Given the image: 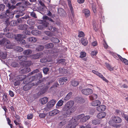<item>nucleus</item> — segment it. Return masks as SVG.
Wrapping results in <instances>:
<instances>
[{
    "instance_id": "33",
    "label": "nucleus",
    "mask_w": 128,
    "mask_h": 128,
    "mask_svg": "<svg viewBox=\"0 0 128 128\" xmlns=\"http://www.w3.org/2000/svg\"><path fill=\"white\" fill-rule=\"evenodd\" d=\"M14 50L19 52H21L23 50V49L22 48L18 46L14 47Z\"/></svg>"
},
{
    "instance_id": "58",
    "label": "nucleus",
    "mask_w": 128,
    "mask_h": 128,
    "mask_svg": "<svg viewBox=\"0 0 128 128\" xmlns=\"http://www.w3.org/2000/svg\"><path fill=\"white\" fill-rule=\"evenodd\" d=\"M16 21L17 22V24H18V23L22 22L24 21V20L23 19H22V18H20L18 19Z\"/></svg>"
},
{
    "instance_id": "59",
    "label": "nucleus",
    "mask_w": 128,
    "mask_h": 128,
    "mask_svg": "<svg viewBox=\"0 0 128 128\" xmlns=\"http://www.w3.org/2000/svg\"><path fill=\"white\" fill-rule=\"evenodd\" d=\"M5 8V6L3 4H0V10H3Z\"/></svg>"
},
{
    "instance_id": "17",
    "label": "nucleus",
    "mask_w": 128,
    "mask_h": 128,
    "mask_svg": "<svg viewBox=\"0 0 128 128\" xmlns=\"http://www.w3.org/2000/svg\"><path fill=\"white\" fill-rule=\"evenodd\" d=\"M83 13L84 14L86 17H88L90 15V12L87 9H84L82 10Z\"/></svg>"
},
{
    "instance_id": "46",
    "label": "nucleus",
    "mask_w": 128,
    "mask_h": 128,
    "mask_svg": "<svg viewBox=\"0 0 128 128\" xmlns=\"http://www.w3.org/2000/svg\"><path fill=\"white\" fill-rule=\"evenodd\" d=\"M44 48V46L41 45L39 46L38 48H36V50L38 51H40L42 50Z\"/></svg>"
},
{
    "instance_id": "21",
    "label": "nucleus",
    "mask_w": 128,
    "mask_h": 128,
    "mask_svg": "<svg viewBox=\"0 0 128 128\" xmlns=\"http://www.w3.org/2000/svg\"><path fill=\"white\" fill-rule=\"evenodd\" d=\"M72 93L70 92L66 96L64 99V100H68L70 99L72 97Z\"/></svg>"
},
{
    "instance_id": "11",
    "label": "nucleus",
    "mask_w": 128,
    "mask_h": 128,
    "mask_svg": "<svg viewBox=\"0 0 128 128\" xmlns=\"http://www.w3.org/2000/svg\"><path fill=\"white\" fill-rule=\"evenodd\" d=\"M14 14H17L15 16L16 18H18L20 16H23L24 14V13L23 11H21L20 10H15L14 12Z\"/></svg>"
},
{
    "instance_id": "20",
    "label": "nucleus",
    "mask_w": 128,
    "mask_h": 128,
    "mask_svg": "<svg viewBox=\"0 0 128 128\" xmlns=\"http://www.w3.org/2000/svg\"><path fill=\"white\" fill-rule=\"evenodd\" d=\"M41 103L42 104H44L48 101V98L46 97H44L40 100Z\"/></svg>"
},
{
    "instance_id": "1",
    "label": "nucleus",
    "mask_w": 128,
    "mask_h": 128,
    "mask_svg": "<svg viewBox=\"0 0 128 128\" xmlns=\"http://www.w3.org/2000/svg\"><path fill=\"white\" fill-rule=\"evenodd\" d=\"M43 20H40L44 28L47 27L50 30L53 32L56 31V28L52 26H49L50 25L47 22L48 20H49L52 22V24H55V22L51 18H49L46 16H44L43 17Z\"/></svg>"
},
{
    "instance_id": "9",
    "label": "nucleus",
    "mask_w": 128,
    "mask_h": 128,
    "mask_svg": "<svg viewBox=\"0 0 128 128\" xmlns=\"http://www.w3.org/2000/svg\"><path fill=\"white\" fill-rule=\"evenodd\" d=\"M43 56V53L40 52L38 53L32 55L30 56L31 58L33 59H36L42 57Z\"/></svg>"
},
{
    "instance_id": "18",
    "label": "nucleus",
    "mask_w": 128,
    "mask_h": 128,
    "mask_svg": "<svg viewBox=\"0 0 128 128\" xmlns=\"http://www.w3.org/2000/svg\"><path fill=\"white\" fill-rule=\"evenodd\" d=\"M106 106L104 105H101L97 108V110L99 112L104 111L106 109Z\"/></svg>"
},
{
    "instance_id": "19",
    "label": "nucleus",
    "mask_w": 128,
    "mask_h": 128,
    "mask_svg": "<svg viewBox=\"0 0 128 128\" xmlns=\"http://www.w3.org/2000/svg\"><path fill=\"white\" fill-rule=\"evenodd\" d=\"M101 102L100 101L98 100H96L93 101L91 103V105L93 106H96L100 104Z\"/></svg>"
},
{
    "instance_id": "5",
    "label": "nucleus",
    "mask_w": 128,
    "mask_h": 128,
    "mask_svg": "<svg viewBox=\"0 0 128 128\" xmlns=\"http://www.w3.org/2000/svg\"><path fill=\"white\" fill-rule=\"evenodd\" d=\"M56 102V100H52L48 102L46 104V107L45 108V110L47 111L49 110L54 106Z\"/></svg>"
},
{
    "instance_id": "10",
    "label": "nucleus",
    "mask_w": 128,
    "mask_h": 128,
    "mask_svg": "<svg viewBox=\"0 0 128 128\" xmlns=\"http://www.w3.org/2000/svg\"><path fill=\"white\" fill-rule=\"evenodd\" d=\"M34 84L32 82H29L24 86L23 89L25 91H27L29 90L33 86H34Z\"/></svg>"
},
{
    "instance_id": "53",
    "label": "nucleus",
    "mask_w": 128,
    "mask_h": 128,
    "mask_svg": "<svg viewBox=\"0 0 128 128\" xmlns=\"http://www.w3.org/2000/svg\"><path fill=\"white\" fill-rule=\"evenodd\" d=\"M86 56V54L84 52H82L80 53V58H84Z\"/></svg>"
},
{
    "instance_id": "56",
    "label": "nucleus",
    "mask_w": 128,
    "mask_h": 128,
    "mask_svg": "<svg viewBox=\"0 0 128 128\" xmlns=\"http://www.w3.org/2000/svg\"><path fill=\"white\" fill-rule=\"evenodd\" d=\"M33 117V115L32 114H29L27 115V118L28 119H32Z\"/></svg>"
},
{
    "instance_id": "63",
    "label": "nucleus",
    "mask_w": 128,
    "mask_h": 128,
    "mask_svg": "<svg viewBox=\"0 0 128 128\" xmlns=\"http://www.w3.org/2000/svg\"><path fill=\"white\" fill-rule=\"evenodd\" d=\"M6 37L9 38H11L12 37L11 34L10 33L6 34Z\"/></svg>"
},
{
    "instance_id": "4",
    "label": "nucleus",
    "mask_w": 128,
    "mask_h": 128,
    "mask_svg": "<svg viewBox=\"0 0 128 128\" xmlns=\"http://www.w3.org/2000/svg\"><path fill=\"white\" fill-rule=\"evenodd\" d=\"M26 36L24 34H18L17 38L18 39V43L24 45L26 44V41L22 39L25 38Z\"/></svg>"
},
{
    "instance_id": "16",
    "label": "nucleus",
    "mask_w": 128,
    "mask_h": 128,
    "mask_svg": "<svg viewBox=\"0 0 128 128\" xmlns=\"http://www.w3.org/2000/svg\"><path fill=\"white\" fill-rule=\"evenodd\" d=\"M92 24L93 25L94 30L96 31H97L99 28L97 22L96 21H93L92 22Z\"/></svg>"
},
{
    "instance_id": "50",
    "label": "nucleus",
    "mask_w": 128,
    "mask_h": 128,
    "mask_svg": "<svg viewBox=\"0 0 128 128\" xmlns=\"http://www.w3.org/2000/svg\"><path fill=\"white\" fill-rule=\"evenodd\" d=\"M64 102L62 100H60L58 102H57V103L56 104V106H62L63 103Z\"/></svg>"
},
{
    "instance_id": "38",
    "label": "nucleus",
    "mask_w": 128,
    "mask_h": 128,
    "mask_svg": "<svg viewBox=\"0 0 128 128\" xmlns=\"http://www.w3.org/2000/svg\"><path fill=\"white\" fill-rule=\"evenodd\" d=\"M51 40L52 42L55 43H58L60 42L59 40L56 38H52Z\"/></svg>"
},
{
    "instance_id": "27",
    "label": "nucleus",
    "mask_w": 128,
    "mask_h": 128,
    "mask_svg": "<svg viewBox=\"0 0 128 128\" xmlns=\"http://www.w3.org/2000/svg\"><path fill=\"white\" fill-rule=\"evenodd\" d=\"M18 59L22 61L26 62L27 57L25 56H20L18 57Z\"/></svg>"
},
{
    "instance_id": "52",
    "label": "nucleus",
    "mask_w": 128,
    "mask_h": 128,
    "mask_svg": "<svg viewBox=\"0 0 128 128\" xmlns=\"http://www.w3.org/2000/svg\"><path fill=\"white\" fill-rule=\"evenodd\" d=\"M19 65L17 63L13 62L11 64V66L13 67H17Z\"/></svg>"
},
{
    "instance_id": "48",
    "label": "nucleus",
    "mask_w": 128,
    "mask_h": 128,
    "mask_svg": "<svg viewBox=\"0 0 128 128\" xmlns=\"http://www.w3.org/2000/svg\"><path fill=\"white\" fill-rule=\"evenodd\" d=\"M76 100H78V102L80 103H82L84 102V99L81 98L77 97L76 98Z\"/></svg>"
},
{
    "instance_id": "13",
    "label": "nucleus",
    "mask_w": 128,
    "mask_h": 128,
    "mask_svg": "<svg viewBox=\"0 0 128 128\" xmlns=\"http://www.w3.org/2000/svg\"><path fill=\"white\" fill-rule=\"evenodd\" d=\"M30 69L29 67L24 68L21 70L20 72L22 73H27L30 71Z\"/></svg>"
},
{
    "instance_id": "61",
    "label": "nucleus",
    "mask_w": 128,
    "mask_h": 128,
    "mask_svg": "<svg viewBox=\"0 0 128 128\" xmlns=\"http://www.w3.org/2000/svg\"><path fill=\"white\" fill-rule=\"evenodd\" d=\"M98 53V52L96 50L92 51L91 52V54L92 56H96Z\"/></svg>"
},
{
    "instance_id": "41",
    "label": "nucleus",
    "mask_w": 128,
    "mask_h": 128,
    "mask_svg": "<svg viewBox=\"0 0 128 128\" xmlns=\"http://www.w3.org/2000/svg\"><path fill=\"white\" fill-rule=\"evenodd\" d=\"M27 24L30 25H32L35 24L34 22L31 19H29L28 20L27 22Z\"/></svg>"
},
{
    "instance_id": "29",
    "label": "nucleus",
    "mask_w": 128,
    "mask_h": 128,
    "mask_svg": "<svg viewBox=\"0 0 128 128\" xmlns=\"http://www.w3.org/2000/svg\"><path fill=\"white\" fill-rule=\"evenodd\" d=\"M32 52V51L30 50H26L23 51V54L25 55H28L31 54Z\"/></svg>"
},
{
    "instance_id": "28",
    "label": "nucleus",
    "mask_w": 128,
    "mask_h": 128,
    "mask_svg": "<svg viewBox=\"0 0 128 128\" xmlns=\"http://www.w3.org/2000/svg\"><path fill=\"white\" fill-rule=\"evenodd\" d=\"M32 33L34 35H38L41 34V32L37 30H33L32 31Z\"/></svg>"
},
{
    "instance_id": "15",
    "label": "nucleus",
    "mask_w": 128,
    "mask_h": 128,
    "mask_svg": "<svg viewBox=\"0 0 128 128\" xmlns=\"http://www.w3.org/2000/svg\"><path fill=\"white\" fill-rule=\"evenodd\" d=\"M113 119L114 122L116 123H119L122 122L121 119L118 116H114L113 117Z\"/></svg>"
},
{
    "instance_id": "43",
    "label": "nucleus",
    "mask_w": 128,
    "mask_h": 128,
    "mask_svg": "<svg viewBox=\"0 0 128 128\" xmlns=\"http://www.w3.org/2000/svg\"><path fill=\"white\" fill-rule=\"evenodd\" d=\"M106 65L108 69L110 71H112L114 70V68L108 64L106 63Z\"/></svg>"
},
{
    "instance_id": "2",
    "label": "nucleus",
    "mask_w": 128,
    "mask_h": 128,
    "mask_svg": "<svg viewBox=\"0 0 128 128\" xmlns=\"http://www.w3.org/2000/svg\"><path fill=\"white\" fill-rule=\"evenodd\" d=\"M84 114H82L72 118L70 120L71 123L68 124L66 128H75L78 124L77 121L80 119V121L82 122V120Z\"/></svg>"
},
{
    "instance_id": "7",
    "label": "nucleus",
    "mask_w": 128,
    "mask_h": 128,
    "mask_svg": "<svg viewBox=\"0 0 128 128\" xmlns=\"http://www.w3.org/2000/svg\"><path fill=\"white\" fill-rule=\"evenodd\" d=\"M42 75L41 73H38L36 74L35 76H33L31 77L29 79V81H32L36 80H38L42 78Z\"/></svg>"
},
{
    "instance_id": "51",
    "label": "nucleus",
    "mask_w": 128,
    "mask_h": 128,
    "mask_svg": "<svg viewBox=\"0 0 128 128\" xmlns=\"http://www.w3.org/2000/svg\"><path fill=\"white\" fill-rule=\"evenodd\" d=\"M70 10H73V8L72 6L70 0H67Z\"/></svg>"
},
{
    "instance_id": "60",
    "label": "nucleus",
    "mask_w": 128,
    "mask_h": 128,
    "mask_svg": "<svg viewBox=\"0 0 128 128\" xmlns=\"http://www.w3.org/2000/svg\"><path fill=\"white\" fill-rule=\"evenodd\" d=\"M44 34L48 36H52V34L51 32L49 31H45L44 32Z\"/></svg>"
},
{
    "instance_id": "31",
    "label": "nucleus",
    "mask_w": 128,
    "mask_h": 128,
    "mask_svg": "<svg viewBox=\"0 0 128 128\" xmlns=\"http://www.w3.org/2000/svg\"><path fill=\"white\" fill-rule=\"evenodd\" d=\"M25 78L24 76L23 75H21L18 76L16 77V78L17 80L20 81H22Z\"/></svg>"
},
{
    "instance_id": "39",
    "label": "nucleus",
    "mask_w": 128,
    "mask_h": 128,
    "mask_svg": "<svg viewBox=\"0 0 128 128\" xmlns=\"http://www.w3.org/2000/svg\"><path fill=\"white\" fill-rule=\"evenodd\" d=\"M9 24L11 26H14L18 25L17 22L16 21H12L9 23Z\"/></svg>"
},
{
    "instance_id": "34",
    "label": "nucleus",
    "mask_w": 128,
    "mask_h": 128,
    "mask_svg": "<svg viewBox=\"0 0 128 128\" xmlns=\"http://www.w3.org/2000/svg\"><path fill=\"white\" fill-rule=\"evenodd\" d=\"M54 46L53 44L52 43L48 44L45 46V48H52Z\"/></svg>"
},
{
    "instance_id": "12",
    "label": "nucleus",
    "mask_w": 128,
    "mask_h": 128,
    "mask_svg": "<svg viewBox=\"0 0 128 128\" xmlns=\"http://www.w3.org/2000/svg\"><path fill=\"white\" fill-rule=\"evenodd\" d=\"M7 6L8 7V9L6 11V13H10V10H12L16 7V6L15 5H12L11 6L10 4L9 3H8Z\"/></svg>"
},
{
    "instance_id": "55",
    "label": "nucleus",
    "mask_w": 128,
    "mask_h": 128,
    "mask_svg": "<svg viewBox=\"0 0 128 128\" xmlns=\"http://www.w3.org/2000/svg\"><path fill=\"white\" fill-rule=\"evenodd\" d=\"M48 71L49 69L48 68H44L43 70V72L45 74H47Z\"/></svg>"
},
{
    "instance_id": "37",
    "label": "nucleus",
    "mask_w": 128,
    "mask_h": 128,
    "mask_svg": "<svg viewBox=\"0 0 128 128\" xmlns=\"http://www.w3.org/2000/svg\"><path fill=\"white\" fill-rule=\"evenodd\" d=\"M74 104V102L72 101H69L66 104L70 108H72V107L73 106Z\"/></svg>"
},
{
    "instance_id": "57",
    "label": "nucleus",
    "mask_w": 128,
    "mask_h": 128,
    "mask_svg": "<svg viewBox=\"0 0 128 128\" xmlns=\"http://www.w3.org/2000/svg\"><path fill=\"white\" fill-rule=\"evenodd\" d=\"M84 36V33L82 32L81 31L79 32L78 36L79 37L83 36Z\"/></svg>"
},
{
    "instance_id": "23",
    "label": "nucleus",
    "mask_w": 128,
    "mask_h": 128,
    "mask_svg": "<svg viewBox=\"0 0 128 128\" xmlns=\"http://www.w3.org/2000/svg\"><path fill=\"white\" fill-rule=\"evenodd\" d=\"M72 16L70 18V20L71 22H73L74 21H75L76 20L74 18V14L73 12V10H70Z\"/></svg>"
},
{
    "instance_id": "8",
    "label": "nucleus",
    "mask_w": 128,
    "mask_h": 128,
    "mask_svg": "<svg viewBox=\"0 0 128 128\" xmlns=\"http://www.w3.org/2000/svg\"><path fill=\"white\" fill-rule=\"evenodd\" d=\"M81 92L83 94L87 96L91 94L93 92L92 90L89 88L83 89Z\"/></svg>"
},
{
    "instance_id": "36",
    "label": "nucleus",
    "mask_w": 128,
    "mask_h": 128,
    "mask_svg": "<svg viewBox=\"0 0 128 128\" xmlns=\"http://www.w3.org/2000/svg\"><path fill=\"white\" fill-rule=\"evenodd\" d=\"M28 26L26 24L22 25L20 26V29L22 30H26L27 29Z\"/></svg>"
},
{
    "instance_id": "25",
    "label": "nucleus",
    "mask_w": 128,
    "mask_h": 128,
    "mask_svg": "<svg viewBox=\"0 0 128 128\" xmlns=\"http://www.w3.org/2000/svg\"><path fill=\"white\" fill-rule=\"evenodd\" d=\"M106 115V113L105 112H102L98 114L97 117L99 118H102L104 117Z\"/></svg>"
},
{
    "instance_id": "62",
    "label": "nucleus",
    "mask_w": 128,
    "mask_h": 128,
    "mask_svg": "<svg viewBox=\"0 0 128 128\" xmlns=\"http://www.w3.org/2000/svg\"><path fill=\"white\" fill-rule=\"evenodd\" d=\"M112 120H111L109 121V124L113 126L114 125L113 124L114 122V120H113V118H112Z\"/></svg>"
},
{
    "instance_id": "42",
    "label": "nucleus",
    "mask_w": 128,
    "mask_h": 128,
    "mask_svg": "<svg viewBox=\"0 0 128 128\" xmlns=\"http://www.w3.org/2000/svg\"><path fill=\"white\" fill-rule=\"evenodd\" d=\"M92 72L93 73L98 76L100 78H101L103 76L101 74L95 70H92Z\"/></svg>"
},
{
    "instance_id": "40",
    "label": "nucleus",
    "mask_w": 128,
    "mask_h": 128,
    "mask_svg": "<svg viewBox=\"0 0 128 128\" xmlns=\"http://www.w3.org/2000/svg\"><path fill=\"white\" fill-rule=\"evenodd\" d=\"M89 97L91 100H93L97 98L98 97V96L96 94H93L92 95L90 96Z\"/></svg>"
},
{
    "instance_id": "64",
    "label": "nucleus",
    "mask_w": 128,
    "mask_h": 128,
    "mask_svg": "<svg viewBox=\"0 0 128 128\" xmlns=\"http://www.w3.org/2000/svg\"><path fill=\"white\" fill-rule=\"evenodd\" d=\"M39 116L40 118H44L46 116V114L44 113H41L39 114Z\"/></svg>"
},
{
    "instance_id": "14",
    "label": "nucleus",
    "mask_w": 128,
    "mask_h": 128,
    "mask_svg": "<svg viewBox=\"0 0 128 128\" xmlns=\"http://www.w3.org/2000/svg\"><path fill=\"white\" fill-rule=\"evenodd\" d=\"M59 112V111L58 110H54L50 112L49 113V115L50 116H54L58 113Z\"/></svg>"
},
{
    "instance_id": "47",
    "label": "nucleus",
    "mask_w": 128,
    "mask_h": 128,
    "mask_svg": "<svg viewBox=\"0 0 128 128\" xmlns=\"http://www.w3.org/2000/svg\"><path fill=\"white\" fill-rule=\"evenodd\" d=\"M50 61V60H47L46 58H43L40 60V62L42 63L49 62Z\"/></svg>"
},
{
    "instance_id": "35",
    "label": "nucleus",
    "mask_w": 128,
    "mask_h": 128,
    "mask_svg": "<svg viewBox=\"0 0 128 128\" xmlns=\"http://www.w3.org/2000/svg\"><path fill=\"white\" fill-rule=\"evenodd\" d=\"M81 41L82 44L84 46L86 45L88 43V41L85 39L82 38Z\"/></svg>"
},
{
    "instance_id": "30",
    "label": "nucleus",
    "mask_w": 128,
    "mask_h": 128,
    "mask_svg": "<svg viewBox=\"0 0 128 128\" xmlns=\"http://www.w3.org/2000/svg\"><path fill=\"white\" fill-rule=\"evenodd\" d=\"M78 82L77 80H74L71 82L72 85L73 86H76L78 84Z\"/></svg>"
},
{
    "instance_id": "49",
    "label": "nucleus",
    "mask_w": 128,
    "mask_h": 128,
    "mask_svg": "<svg viewBox=\"0 0 128 128\" xmlns=\"http://www.w3.org/2000/svg\"><path fill=\"white\" fill-rule=\"evenodd\" d=\"M100 121L99 120H94L92 122V123L94 125H96L99 124Z\"/></svg>"
},
{
    "instance_id": "45",
    "label": "nucleus",
    "mask_w": 128,
    "mask_h": 128,
    "mask_svg": "<svg viewBox=\"0 0 128 128\" xmlns=\"http://www.w3.org/2000/svg\"><path fill=\"white\" fill-rule=\"evenodd\" d=\"M7 14L8 13H6V12H4L2 13L0 15V18H4L8 16V15Z\"/></svg>"
},
{
    "instance_id": "24",
    "label": "nucleus",
    "mask_w": 128,
    "mask_h": 128,
    "mask_svg": "<svg viewBox=\"0 0 128 128\" xmlns=\"http://www.w3.org/2000/svg\"><path fill=\"white\" fill-rule=\"evenodd\" d=\"M59 73L60 74H66L67 72V70L62 68H60L59 69Z\"/></svg>"
},
{
    "instance_id": "32",
    "label": "nucleus",
    "mask_w": 128,
    "mask_h": 128,
    "mask_svg": "<svg viewBox=\"0 0 128 128\" xmlns=\"http://www.w3.org/2000/svg\"><path fill=\"white\" fill-rule=\"evenodd\" d=\"M27 40L28 42H34L36 41V38L34 37H30L27 39Z\"/></svg>"
},
{
    "instance_id": "26",
    "label": "nucleus",
    "mask_w": 128,
    "mask_h": 128,
    "mask_svg": "<svg viewBox=\"0 0 128 128\" xmlns=\"http://www.w3.org/2000/svg\"><path fill=\"white\" fill-rule=\"evenodd\" d=\"M46 91V89L44 88H42L41 89L39 92L37 94L38 96L44 94Z\"/></svg>"
},
{
    "instance_id": "22",
    "label": "nucleus",
    "mask_w": 128,
    "mask_h": 128,
    "mask_svg": "<svg viewBox=\"0 0 128 128\" xmlns=\"http://www.w3.org/2000/svg\"><path fill=\"white\" fill-rule=\"evenodd\" d=\"M118 56L119 58L120 59L122 62H124L126 65H128V61L126 59L123 58L121 56L119 55H118Z\"/></svg>"
},
{
    "instance_id": "44",
    "label": "nucleus",
    "mask_w": 128,
    "mask_h": 128,
    "mask_svg": "<svg viewBox=\"0 0 128 128\" xmlns=\"http://www.w3.org/2000/svg\"><path fill=\"white\" fill-rule=\"evenodd\" d=\"M90 118V117L89 116H84V117H83L82 120V122H85L86 121V120L89 119Z\"/></svg>"
},
{
    "instance_id": "54",
    "label": "nucleus",
    "mask_w": 128,
    "mask_h": 128,
    "mask_svg": "<svg viewBox=\"0 0 128 128\" xmlns=\"http://www.w3.org/2000/svg\"><path fill=\"white\" fill-rule=\"evenodd\" d=\"M39 70L38 69H36L30 73L28 74L29 75H31L34 74L35 73H37L39 72Z\"/></svg>"
},
{
    "instance_id": "3",
    "label": "nucleus",
    "mask_w": 128,
    "mask_h": 128,
    "mask_svg": "<svg viewBox=\"0 0 128 128\" xmlns=\"http://www.w3.org/2000/svg\"><path fill=\"white\" fill-rule=\"evenodd\" d=\"M0 44L5 45L8 48H12L13 47L10 42L7 39L4 38L0 40Z\"/></svg>"
},
{
    "instance_id": "6",
    "label": "nucleus",
    "mask_w": 128,
    "mask_h": 128,
    "mask_svg": "<svg viewBox=\"0 0 128 128\" xmlns=\"http://www.w3.org/2000/svg\"><path fill=\"white\" fill-rule=\"evenodd\" d=\"M62 110L64 111H66V113L68 114H69L74 111V110L73 108H70L66 104Z\"/></svg>"
}]
</instances>
